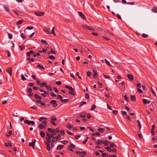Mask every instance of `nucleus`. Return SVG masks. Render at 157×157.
Returning a JSON list of instances; mask_svg holds the SVG:
<instances>
[{
	"instance_id": "58836bf2",
	"label": "nucleus",
	"mask_w": 157,
	"mask_h": 157,
	"mask_svg": "<svg viewBox=\"0 0 157 157\" xmlns=\"http://www.w3.org/2000/svg\"><path fill=\"white\" fill-rule=\"evenodd\" d=\"M21 37L23 39V40H24L26 38L25 35L24 34V33H22L21 34Z\"/></svg>"
},
{
	"instance_id": "603ef678",
	"label": "nucleus",
	"mask_w": 157,
	"mask_h": 157,
	"mask_svg": "<svg viewBox=\"0 0 157 157\" xmlns=\"http://www.w3.org/2000/svg\"><path fill=\"white\" fill-rule=\"evenodd\" d=\"M19 48L21 50H24L25 49V47L23 46H22L21 45L19 46Z\"/></svg>"
},
{
	"instance_id": "f03ea898",
	"label": "nucleus",
	"mask_w": 157,
	"mask_h": 157,
	"mask_svg": "<svg viewBox=\"0 0 157 157\" xmlns=\"http://www.w3.org/2000/svg\"><path fill=\"white\" fill-rule=\"evenodd\" d=\"M76 153L78 155H80L82 154V155L81 156V157H84V156L86 155V153L85 151H83L81 152L79 151H77L76 152Z\"/></svg>"
},
{
	"instance_id": "6e6552de",
	"label": "nucleus",
	"mask_w": 157,
	"mask_h": 157,
	"mask_svg": "<svg viewBox=\"0 0 157 157\" xmlns=\"http://www.w3.org/2000/svg\"><path fill=\"white\" fill-rule=\"evenodd\" d=\"M130 98L132 101L135 102L136 100V96L135 95H130Z\"/></svg>"
},
{
	"instance_id": "c9c22d12",
	"label": "nucleus",
	"mask_w": 157,
	"mask_h": 157,
	"mask_svg": "<svg viewBox=\"0 0 157 157\" xmlns=\"http://www.w3.org/2000/svg\"><path fill=\"white\" fill-rule=\"evenodd\" d=\"M46 83V82H44L42 83L41 85L40 86L41 87H46L47 86Z\"/></svg>"
},
{
	"instance_id": "4d7b16f0",
	"label": "nucleus",
	"mask_w": 157,
	"mask_h": 157,
	"mask_svg": "<svg viewBox=\"0 0 157 157\" xmlns=\"http://www.w3.org/2000/svg\"><path fill=\"white\" fill-rule=\"evenodd\" d=\"M122 114L123 115H126L127 114V113L125 111H121Z\"/></svg>"
},
{
	"instance_id": "864d4df0",
	"label": "nucleus",
	"mask_w": 157,
	"mask_h": 157,
	"mask_svg": "<svg viewBox=\"0 0 157 157\" xmlns=\"http://www.w3.org/2000/svg\"><path fill=\"white\" fill-rule=\"evenodd\" d=\"M49 57L50 59H55V57L54 56H53V55H51V56H49Z\"/></svg>"
},
{
	"instance_id": "423d86ee",
	"label": "nucleus",
	"mask_w": 157,
	"mask_h": 157,
	"mask_svg": "<svg viewBox=\"0 0 157 157\" xmlns=\"http://www.w3.org/2000/svg\"><path fill=\"white\" fill-rule=\"evenodd\" d=\"M83 27L84 28H86L89 30H93V31H94V30L91 27L89 26L86 25H84L83 26Z\"/></svg>"
},
{
	"instance_id": "412c9836",
	"label": "nucleus",
	"mask_w": 157,
	"mask_h": 157,
	"mask_svg": "<svg viewBox=\"0 0 157 157\" xmlns=\"http://www.w3.org/2000/svg\"><path fill=\"white\" fill-rule=\"evenodd\" d=\"M45 144L47 145L46 148L47 150L48 151H50L51 150V148L50 147L49 144Z\"/></svg>"
},
{
	"instance_id": "79ce46f5",
	"label": "nucleus",
	"mask_w": 157,
	"mask_h": 157,
	"mask_svg": "<svg viewBox=\"0 0 157 157\" xmlns=\"http://www.w3.org/2000/svg\"><path fill=\"white\" fill-rule=\"evenodd\" d=\"M85 97L87 99H89L90 98L89 94L87 93H86L85 94Z\"/></svg>"
},
{
	"instance_id": "37998d69",
	"label": "nucleus",
	"mask_w": 157,
	"mask_h": 157,
	"mask_svg": "<svg viewBox=\"0 0 157 157\" xmlns=\"http://www.w3.org/2000/svg\"><path fill=\"white\" fill-rule=\"evenodd\" d=\"M30 108L32 109H35L36 110H37L38 109L36 105H34L33 106H31Z\"/></svg>"
},
{
	"instance_id": "a18cd8bd",
	"label": "nucleus",
	"mask_w": 157,
	"mask_h": 157,
	"mask_svg": "<svg viewBox=\"0 0 157 157\" xmlns=\"http://www.w3.org/2000/svg\"><path fill=\"white\" fill-rule=\"evenodd\" d=\"M91 75V72H90V71H87V75L88 77H90V76Z\"/></svg>"
},
{
	"instance_id": "393cba45",
	"label": "nucleus",
	"mask_w": 157,
	"mask_h": 157,
	"mask_svg": "<svg viewBox=\"0 0 157 157\" xmlns=\"http://www.w3.org/2000/svg\"><path fill=\"white\" fill-rule=\"evenodd\" d=\"M6 71L9 73L10 76L12 75V70L11 69H6Z\"/></svg>"
},
{
	"instance_id": "c85d7f7f",
	"label": "nucleus",
	"mask_w": 157,
	"mask_h": 157,
	"mask_svg": "<svg viewBox=\"0 0 157 157\" xmlns=\"http://www.w3.org/2000/svg\"><path fill=\"white\" fill-rule=\"evenodd\" d=\"M73 125H72L68 124L67 125V128L68 129H71L72 128Z\"/></svg>"
},
{
	"instance_id": "0e129e2a",
	"label": "nucleus",
	"mask_w": 157,
	"mask_h": 157,
	"mask_svg": "<svg viewBox=\"0 0 157 157\" xmlns=\"http://www.w3.org/2000/svg\"><path fill=\"white\" fill-rule=\"evenodd\" d=\"M95 107H96V106L95 105H93L91 107V110H94L95 109Z\"/></svg>"
},
{
	"instance_id": "c03bdc74",
	"label": "nucleus",
	"mask_w": 157,
	"mask_h": 157,
	"mask_svg": "<svg viewBox=\"0 0 157 157\" xmlns=\"http://www.w3.org/2000/svg\"><path fill=\"white\" fill-rule=\"evenodd\" d=\"M107 150L109 152H112V149L110 148L109 147H106Z\"/></svg>"
},
{
	"instance_id": "dca6fc26",
	"label": "nucleus",
	"mask_w": 157,
	"mask_h": 157,
	"mask_svg": "<svg viewBox=\"0 0 157 157\" xmlns=\"http://www.w3.org/2000/svg\"><path fill=\"white\" fill-rule=\"evenodd\" d=\"M42 97H40L38 98V99L36 101V102L38 104H40L41 103V99H42Z\"/></svg>"
},
{
	"instance_id": "a878e982",
	"label": "nucleus",
	"mask_w": 157,
	"mask_h": 157,
	"mask_svg": "<svg viewBox=\"0 0 157 157\" xmlns=\"http://www.w3.org/2000/svg\"><path fill=\"white\" fill-rule=\"evenodd\" d=\"M46 87L48 90L50 91H52V89L50 86L47 85Z\"/></svg>"
},
{
	"instance_id": "1a4fd4ad",
	"label": "nucleus",
	"mask_w": 157,
	"mask_h": 157,
	"mask_svg": "<svg viewBox=\"0 0 157 157\" xmlns=\"http://www.w3.org/2000/svg\"><path fill=\"white\" fill-rule=\"evenodd\" d=\"M143 102L144 105H146L147 104H149L151 102V101L149 100H147L146 99H143Z\"/></svg>"
},
{
	"instance_id": "ea45409f",
	"label": "nucleus",
	"mask_w": 157,
	"mask_h": 157,
	"mask_svg": "<svg viewBox=\"0 0 157 157\" xmlns=\"http://www.w3.org/2000/svg\"><path fill=\"white\" fill-rule=\"evenodd\" d=\"M21 79L22 80H25L26 79V78L24 76L23 74H22L21 76Z\"/></svg>"
},
{
	"instance_id": "7ed1b4c3",
	"label": "nucleus",
	"mask_w": 157,
	"mask_h": 157,
	"mask_svg": "<svg viewBox=\"0 0 157 157\" xmlns=\"http://www.w3.org/2000/svg\"><path fill=\"white\" fill-rule=\"evenodd\" d=\"M76 153L78 155H80L82 154V155L81 156V157H84V156L86 155V153L85 151H83L81 152L79 151H77L76 152Z\"/></svg>"
},
{
	"instance_id": "052dcab7",
	"label": "nucleus",
	"mask_w": 157,
	"mask_h": 157,
	"mask_svg": "<svg viewBox=\"0 0 157 157\" xmlns=\"http://www.w3.org/2000/svg\"><path fill=\"white\" fill-rule=\"evenodd\" d=\"M69 90L72 92H74V90L72 87H70Z\"/></svg>"
},
{
	"instance_id": "09e8293b",
	"label": "nucleus",
	"mask_w": 157,
	"mask_h": 157,
	"mask_svg": "<svg viewBox=\"0 0 157 157\" xmlns=\"http://www.w3.org/2000/svg\"><path fill=\"white\" fill-rule=\"evenodd\" d=\"M60 142L62 143L63 144H65L67 143L68 141L67 140H64L60 141Z\"/></svg>"
},
{
	"instance_id": "ddd939ff",
	"label": "nucleus",
	"mask_w": 157,
	"mask_h": 157,
	"mask_svg": "<svg viewBox=\"0 0 157 157\" xmlns=\"http://www.w3.org/2000/svg\"><path fill=\"white\" fill-rule=\"evenodd\" d=\"M45 125H43V124H39L38 125V127L40 128V129H44L45 128Z\"/></svg>"
},
{
	"instance_id": "4468645a",
	"label": "nucleus",
	"mask_w": 157,
	"mask_h": 157,
	"mask_svg": "<svg viewBox=\"0 0 157 157\" xmlns=\"http://www.w3.org/2000/svg\"><path fill=\"white\" fill-rule=\"evenodd\" d=\"M46 139L47 141V142H45V144H49L51 141V138L50 137H46Z\"/></svg>"
},
{
	"instance_id": "8fccbe9b",
	"label": "nucleus",
	"mask_w": 157,
	"mask_h": 157,
	"mask_svg": "<svg viewBox=\"0 0 157 157\" xmlns=\"http://www.w3.org/2000/svg\"><path fill=\"white\" fill-rule=\"evenodd\" d=\"M142 36L144 38H147L148 37V35L144 33L142 34Z\"/></svg>"
},
{
	"instance_id": "9d476101",
	"label": "nucleus",
	"mask_w": 157,
	"mask_h": 157,
	"mask_svg": "<svg viewBox=\"0 0 157 157\" xmlns=\"http://www.w3.org/2000/svg\"><path fill=\"white\" fill-rule=\"evenodd\" d=\"M78 14L79 16L81 17L82 18H83L84 20H86V18H85V15L81 12H78Z\"/></svg>"
},
{
	"instance_id": "f8f14e48",
	"label": "nucleus",
	"mask_w": 157,
	"mask_h": 157,
	"mask_svg": "<svg viewBox=\"0 0 157 157\" xmlns=\"http://www.w3.org/2000/svg\"><path fill=\"white\" fill-rule=\"evenodd\" d=\"M102 144H104V142L103 140H98L97 142V145H101Z\"/></svg>"
},
{
	"instance_id": "0eeeda50",
	"label": "nucleus",
	"mask_w": 157,
	"mask_h": 157,
	"mask_svg": "<svg viewBox=\"0 0 157 157\" xmlns=\"http://www.w3.org/2000/svg\"><path fill=\"white\" fill-rule=\"evenodd\" d=\"M93 72L94 74L93 75V76L94 78L96 79L98 78L97 71H96L94 70Z\"/></svg>"
},
{
	"instance_id": "2eb2a0df",
	"label": "nucleus",
	"mask_w": 157,
	"mask_h": 157,
	"mask_svg": "<svg viewBox=\"0 0 157 157\" xmlns=\"http://www.w3.org/2000/svg\"><path fill=\"white\" fill-rule=\"evenodd\" d=\"M4 9L7 11L9 12V6L8 5H4Z\"/></svg>"
},
{
	"instance_id": "6e6d98bb",
	"label": "nucleus",
	"mask_w": 157,
	"mask_h": 157,
	"mask_svg": "<svg viewBox=\"0 0 157 157\" xmlns=\"http://www.w3.org/2000/svg\"><path fill=\"white\" fill-rule=\"evenodd\" d=\"M46 124L47 122L46 121H43L42 123V124L45 125V126H46Z\"/></svg>"
},
{
	"instance_id": "69168bd1",
	"label": "nucleus",
	"mask_w": 157,
	"mask_h": 157,
	"mask_svg": "<svg viewBox=\"0 0 157 157\" xmlns=\"http://www.w3.org/2000/svg\"><path fill=\"white\" fill-rule=\"evenodd\" d=\"M80 116L82 118H85L86 117V116L85 114H81L80 115Z\"/></svg>"
},
{
	"instance_id": "4c0bfd02",
	"label": "nucleus",
	"mask_w": 157,
	"mask_h": 157,
	"mask_svg": "<svg viewBox=\"0 0 157 157\" xmlns=\"http://www.w3.org/2000/svg\"><path fill=\"white\" fill-rule=\"evenodd\" d=\"M152 12L154 13H157V9L156 8H153L151 9Z\"/></svg>"
},
{
	"instance_id": "e2e57ef3",
	"label": "nucleus",
	"mask_w": 157,
	"mask_h": 157,
	"mask_svg": "<svg viewBox=\"0 0 157 157\" xmlns=\"http://www.w3.org/2000/svg\"><path fill=\"white\" fill-rule=\"evenodd\" d=\"M123 97L126 101H127L128 98L127 97V95L126 94H125L124 95L123 94Z\"/></svg>"
},
{
	"instance_id": "473e14b6",
	"label": "nucleus",
	"mask_w": 157,
	"mask_h": 157,
	"mask_svg": "<svg viewBox=\"0 0 157 157\" xmlns=\"http://www.w3.org/2000/svg\"><path fill=\"white\" fill-rule=\"evenodd\" d=\"M51 132L53 135H56V130L54 129H52Z\"/></svg>"
},
{
	"instance_id": "5fc2aeb1",
	"label": "nucleus",
	"mask_w": 157,
	"mask_h": 157,
	"mask_svg": "<svg viewBox=\"0 0 157 157\" xmlns=\"http://www.w3.org/2000/svg\"><path fill=\"white\" fill-rule=\"evenodd\" d=\"M41 41L42 43H44L45 44V45H47V43H46V42L45 40H41Z\"/></svg>"
},
{
	"instance_id": "cd10ccee",
	"label": "nucleus",
	"mask_w": 157,
	"mask_h": 157,
	"mask_svg": "<svg viewBox=\"0 0 157 157\" xmlns=\"http://www.w3.org/2000/svg\"><path fill=\"white\" fill-rule=\"evenodd\" d=\"M37 67L38 68L40 69H44V67L43 65H41L40 64H38L37 65Z\"/></svg>"
},
{
	"instance_id": "f3484780",
	"label": "nucleus",
	"mask_w": 157,
	"mask_h": 157,
	"mask_svg": "<svg viewBox=\"0 0 157 157\" xmlns=\"http://www.w3.org/2000/svg\"><path fill=\"white\" fill-rule=\"evenodd\" d=\"M133 76L131 74H128V78L132 81L133 79Z\"/></svg>"
},
{
	"instance_id": "774afa93",
	"label": "nucleus",
	"mask_w": 157,
	"mask_h": 157,
	"mask_svg": "<svg viewBox=\"0 0 157 157\" xmlns=\"http://www.w3.org/2000/svg\"><path fill=\"white\" fill-rule=\"evenodd\" d=\"M115 155H107V157H115Z\"/></svg>"
},
{
	"instance_id": "39448f33",
	"label": "nucleus",
	"mask_w": 157,
	"mask_h": 157,
	"mask_svg": "<svg viewBox=\"0 0 157 157\" xmlns=\"http://www.w3.org/2000/svg\"><path fill=\"white\" fill-rule=\"evenodd\" d=\"M50 103L52 105L53 107H56L58 105L56 103V101L54 100H52L51 101Z\"/></svg>"
},
{
	"instance_id": "bf43d9fd",
	"label": "nucleus",
	"mask_w": 157,
	"mask_h": 157,
	"mask_svg": "<svg viewBox=\"0 0 157 157\" xmlns=\"http://www.w3.org/2000/svg\"><path fill=\"white\" fill-rule=\"evenodd\" d=\"M51 96L53 97H55L56 96V94L53 92L51 93Z\"/></svg>"
},
{
	"instance_id": "5701e85b",
	"label": "nucleus",
	"mask_w": 157,
	"mask_h": 157,
	"mask_svg": "<svg viewBox=\"0 0 157 157\" xmlns=\"http://www.w3.org/2000/svg\"><path fill=\"white\" fill-rule=\"evenodd\" d=\"M47 118L44 117H42L39 118V121H41L43 120H46Z\"/></svg>"
},
{
	"instance_id": "49530a36",
	"label": "nucleus",
	"mask_w": 157,
	"mask_h": 157,
	"mask_svg": "<svg viewBox=\"0 0 157 157\" xmlns=\"http://www.w3.org/2000/svg\"><path fill=\"white\" fill-rule=\"evenodd\" d=\"M58 140V139L56 137H54L52 138V142H54Z\"/></svg>"
},
{
	"instance_id": "7c9ffc66",
	"label": "nucleus",
	"mask_w": 157,
	"mask_h": 157,
	"mask_svg": "<svg viewBox=\"0 0 157 157\" xmlns=\"http://www.w3.org/2000/svg\"><path fill=\"white\" fill-rule=\"evenodd\" d=\"M68 147L70 148V147H72L73 148H74L75 147V145L72 144H71L70 145L68 146Z\"/></svg>"
},
{
	"instance_id": "9b49d317",
	"label": "nucleus",
	"mask_w": 157,
	"mask_h": 157,
	"mask_svg": "<svg viewBox=\"0 0 157 157\" xmlns=\"http://www.w3.org/2000/svg\"><path fill=\"white\" fill-rule=\"evenodd\" d=\"M43 31L45 33L48 34H51V32L49 29H43Z\"/></svg>"
},
{
	"instance_id": "a211bd4d",
	"label": "nucleus",
	"mask_w": 157,
	"mask_h": 157,
	"mask_svg": "<svg viewBox=\"0 0 157 157\" xmlns=\"http://www.w3.org/2000/svg\"><path fill=\"white\" fill-rule=\"evenodd\" d=\"M64 147L63 145H59L57 147V150L63 148Z\"/></svg>"
},
{
	"instance_id": "f704fd0d",
	"label": "nucleus",
	"mask_w": 157,
	"mask_h": 157,
	"mask_svg": "<svg viewBox=\"0 0 157 157\" xmlns=\"http://www.w3.org/2000/svg\"><path fill=\"white\" fill-rule=\"evenodd\" d=\"M81 104L79 106V107L82 106L83 105H86V102L85 101H82L81 103Z\"/></svg>"
},
{
	"instance_id": "6ab92c4d",
	"label": "nucleus",
	"mask_w": 157,
	"mask_h": 157,
	"mask_svg": "<svg viewBox=\"0 0 157 157\" xmlns=\"http://www.w3.org/2000/svg\"><path fill=\"white\" fill-rule=\"evenodd\" d=\"M105 130V129L101 128H98V131L100 133H103L104 132Z\"/></svg>"
},
{
	"instance_id": "c756f323",
	"label": "nucleus",
	"mask_w": 157,
	"mask_h": 157,
	"mask_svg": "<svg viewBox=\"0 0 157 157\" xmlns=\"http://www.w3.org/2000/svg\"><path fill=\"white\" fill-rule=\"evenodd\" d=\"M23 22V21L22 20H20L17 22V25H19L21 24Z\"/></svg>"
},
{
	"instance_id": "f257e3e1",
	"label": "nucleus",
	"mask_w": 157,
	"mask_h": 157,
	"mask_svg": "<svg viewBox=\"0 0 157 157\" xmlns=\"http://www.w3.org/2000/svg\"><path fill=\"white\" fill-rule=\"evenodd\" d=\"M24 123L25 124H27L28 125H33L35 124V122L32 121H29L28 120H25L24 121Z\"/></svg>"
},
{
	"instance_id": "de8ad7c7",
	"label": "nucleus",
	"mask_w": 157,
	"mask_h": 157,
	"mask_svg": "<svg viewBox=\"0 0 157 157\" xmlns=\"http://www.w3.org/2000/svg\"><path fill=\"white\" fill-rule=\"evenodd\" d=\"M116 146L114 144V143L113 142H111L110 144V147H114V146Z\"/></svg>"
},
{
	"instance_id": "e433bc0d",
	"label": "nucleus",
	"mask_w": 157,
	"mask_h": 157,
	"mask_svg": "<svg viewBox=\"0 0 157 157\" xmlns=\"http://www.w3.org/2000/svg\"><path fill=\"white\" fill-rule=\"evenodd\" d=\"M109 142L108 141L105 140V142H104V144H105V146H107L109 145Z\"/></svg>"
},
{
	"instance_id": "72a5a7b5",
	"label": "nucleus",
	"mask_w": 157,
	"mask_h": 157,
	"mask_svg": "<svg viewBox=\"0 0 157 157\" xmlns=\"http://www.w3.org/2000/svg\"><path fill=\"white\" fill-rule=\"evenodd\" d=\"M8 37L10 39H12L13 37V35L12 34L10 33H8Z\"/></svg>"
},
{
	"instance_id": "338daca9",
	"label": "nucleus",
	"mask_w": 157,
	"mask_h": 157,
	"mask_svg": "<svg viewBox=\"0 0 157 157\" xmlns=\"http://www.w3.org/2000/svg\"><path fill=\"white\" fill-rule=\"evenodd\" d=\"M102 155L103 157H105L107 156V154L106 153H102Z\"/></svg>"
},
{
	"instance_id": "680f3d73",
	"label": "nucleus",
	"mask_w": 157,
	"mask_h": 157,
	"mask_svg": "<svg viewBox=\"0 0 157 157\" xmlns=\"http://www.w3.org/2000/svg\"><path fill=\"white\" fill-rule=\"evenodd\" d=\"M51 120H52V121H56V118L55 117V116H53V117H52L51 118Z\"/></svg>"
},
{
	"instance_id": "20e7f679",
	"label": "nucleus",
	"mask_w": 157,
	"mask_h": 157,
	"mask_svg": "<svg viewBox=\"0 0 157 157\" xmlns=\"http://www.w3.org/2000/svg\"><path fill=\"white\" fill-rule=\"evenodd\" d=\"M44 14V13L43 12H34V14L38 16H40L42 15H43Z\"/></svg>"
},
{
	"instance_id": "13d9d810",
	"label": "nucleus",
	"mask_w": 157,
	"mask_h": 157,
	"mask_svg": "<svg viewBox=\"0 0 157 157\" xmlns=\"http://www.w3.org/2000/svg\"><path fill=\"white\" fill-rule=\"evenodd\" d=\"M33 26L28 27L26 28V29L28 30H31L33 29Z\"/></svg>"
},
{
	"instance_id": "3c124183",
	"label": "nucleus",
	"mask_w": 157,
	"mask_h": 157,
	"mask_svg": "<svg viewBox=\"0 0 157 157\" xmlns=\"http://www.w3.org/2000/svg\"><path fill=\"white\" fill-rule=\"evenodd\" d=\"M60 133L62 136H64L65 134L64 131L63 130H61Z\"/></svg>"
},
{
	"instance_id": "4be33fe9",
	"label": "nucleus",
	"mask_w": 157,
	"mask_h": 157,
	"mask_svg": "<svg viewBox=\"0 0 157 157\" xmlns=\"http://www.w3.org/2000/svg\"><path fill=\"white\" fill-rule=\"evenodd\" d=\"M33 53V51H30L29 52H27L26 53V55L28 56H30L31 54H32Z\"/></svg>"
},
{
	"instance_id": "2f4dec72",
	"label": "nucleus",
	"mask_w": 157,
	"mask_h": 157,
	"mask_svg": "<svg viewBox=\"0 0 157 157\" xmlns=\"http://www.w3.org/2000/svg\"><path fill=\"white\" fill-rule=\"evenodd\" d=\"M40 135L42 138L44 137L45 136V134L43 131L40 132Z\"/></svg>"
},
{
	"instance_id": "aec40b11",
	"label": "nucleus",
	"mask_w": 157,
	"mask_h": 157,
	"mask_svg": "<svg viewBox=\"0 0 157 157\" xmlns=\"http://www.w3.org/2000/svg\"><path fill=\"white\" fill-rule=\"evenodd\" d=\"M69 101V99H61L60 100V101L61 102H63V103H65V102H68Z\"/></svg>"
},
{
	"instance_id": "b1692460",
	"label": "nucleus",
	"mask_w": 157,
	"mask_h": 157,
	"mask_svg": "<svg viewBox=\"0 0 157 157\" xmlns=\"http://www.w3.org/2000/svg\"><path fill=\"white\" fill-rule=\"evenodd\" d=\"M150 90H151V92L153 94V95H154V96H156V94H155V92L154 91V90H153V89H152V87H151V88H150Z\"/></svg>"
},
{
	"instance_id": "bb28decb",
	"label": "nucleus",
	"mask_w": 157,
	"mask_h": 157,
	"mask_svg": "<svg viewBox=\"0 0 157 157\" xmlns=\"http://www.w3.org/2000/svg\"><path fill=\"white\" fill-rule=\"evenodd\" d=\"M137 122L138 124L139 130H140L141 128V125L140 124V122L139 120H137Z\"/></svg>"
},
{
	"instance_id": "a19ab883",
	"label": "nucleus",
	"mask_w": 157,
	"mask_h": 157,
	"mask_svg": "<svg viewBox=\"0 0 157 157\" xmlns=\"http://www.w3.org/2000/svg\"><path fill=\"white\" fill-rule=\"evenodd\" d=\"M105 61L106 64H107V65H109V66H111V64H110V63L108 61H107L106 59H105Z\"/></svg>"
}]
</instances>
